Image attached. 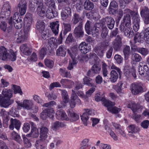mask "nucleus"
Masks as SVG:
<instances>
[{"label":"nucleus","mask_w":149,"mask_h":149,"mask_svg":"<svg viewBox=\"0 0 149 149\" xmlns=\"http://www.w3.org/2000/svg\"><path fill=\"white\" fill-rule=\"evenodd\" d=\"M131 16L129 14H126L123 17V20L119 26V30L123 33L125 36L129 38H132L134 33L131 27Z\"/></svg>","instance_id":"1"},{"label":"nucleus","mask_w":149,"mask_h":149,"mask_svg":"<svg viewBox=\"0 0 149 149\" xmlns=\"http://www.w3.org/2000/svg\"><path fill=\"white\" fill-rule=\"evenodd\" d=\"M13 91L10 89H3L2 93L0 94V106L1 107L7 108L12 104L13 103L14 100H10L12 97Z\"/></svg>","instance_id":"2"},{"label":"nucleus","mask_w":149,"mask_h":149,"mask_svg":"<svg viewBox=\"0 0 149 149\" xmlns=\"http://www.w3.org/2000/svg\"><path fill=\"white\" fill-rule=\"evenodd\" d=\"M56 105L55 101H52L44 104L43 106L49 108L44 110L40 114V117L43 120H45L48 117L53 119L54 118L55 112L53 108L51 107Z\"/></svg>","instance_id":"3"},{"label":"nucleus","mask_w":149,"mask_h":149,"mask_svg":"<svg viewBox=\"0 0 149 149\" xmlns=\"http://www.w3.org/2000/svg\"><path fill=\"white\" fill-rule=\"evenodd\" d=\"M40 140L36 141L35 146L37 149H45V140L47 137L49 130L47 127L42 126L40 128Z\"/></svg>","instance_id":"4"},{"label":"nucleus","mask_w":149,"mask_h":149,"mask_svg":"<svg viewBox=\"0 0 149 149\" xmlns=\"http://www.w3.org/2000/svg\"><path fill=\"white\" fill-rule=\"evenodd\" d=\"M109 45V42H104L100 45L96 46L94 49V51L99 56L102 57L104 51L107 49Z\"/></svg>","instance_id":"5"},{"label":"nucleus","mask_w":149,"mask_h":149,"mask_svg":"<svg viewBox=\"0 0 149 149\" xmlns=\"http://www.w3.org/2000/svg\"><path fill=\"white\" fill-rule=\"evenodd\" d=\"M145 91V89L141 84L134 83L131 85V91L134 95H137Z\"/></svg>","instance_id":"6"},{"label":"nucleus","mask_w":149,"mask_h":149,"mask_svg":"<svg viewBox=\"0 0 149 149\" xmlns=\"http://www.w3.org/2000/svg\"><path fill=\"white\" fill-rule=\"evenodd\" d=\"M122 39V37L118 35L112 42V47L115 51H119L121 50L123 45Z\"/></svg>","instance_id":"7"},{"label":"nucleus","mask_w":149,"mask_h":149,"mask_svg":"<svg viewBox=\"0 0 149 149\" xmlns=\"http://www.w3.org/2000/svg\"><path fill=\"white\" fill-rule=\"evenodd\" d=\"M18 12L15 13L13 17V24H14L15 27L17 29L21 28L23 24L22 18L20 16H18Z\"/></svg>","instance_id":"8"},{"label":"nucleus","mask_w":149,"mask_h":149,"mask_svg":"<svg viewBox=\"0 0 149 149\" xmlns=\"http://www.w3.org/2000/svg\"><path fill=\"white\" fill-rule=\"evenodd\" d=\"M74 33L75 37L77 38H82L84 35L83 30V23L81 22L74 29Z\"/></svg>","instance_id":"9"},{"label":"nucleus","mask_w":149,"mask_h":149,"mask_svg":"<svg viewBox=\"0 0 149 149\" xmlns=\"http://www.w3.org/2000/svg\"><path fill=\"white\" fill-rule=\"evenodd\" d=\"M72 11L70 8L69 7L63 8L61 13V16L63 21L70 20L68 18L71 16Z\"/></svg>","instance_id":"10"},{"label":"nucleus","mask_w":149,"mask_h":149,"mask_svg":"<svg viewBox=\"0 0 149 149\" xmlns=\"http://www.w3.org/2000/svg\"><path fill=\"white\" fill-rule=\"evenodd\" d=\"M85 112H84L82 115L81 116V119L83 122V124L86 126L87 125V121L89 118L88 115H94V111L90 109H85Z\"/></svg>","instance_id":"11"},{"label":"nucleus","mask_w":149,"mask_h":149,"mask_svg":"<svg viewBox=\"0 0 149 149\" xmlns=\"http://www.w3.org/2000/svg\"><path fill=\"white\" fill-rule=\"evenodd\" d=\"M129 130L128 135L130 137L135 138L136 137V133L139 131L138 127L134 124L130 125L128 127Z\"/></svg>","instance_id":"12"},{"label":"nucleus","mask_w":149,"mask_h":149,"mask_svg":"<svg viewBox=\"0 0 149 149\" xmlns=\"http://www.w3.org/2000/svg\"><path fill=\"white\" fill-rule=\"evenodd\" d=\"M46 15L47 18L49 19L56 17L58 15V12L56 10L55 7H48Z\"/></svg>","instance_id":"13"},{"label":"nucleus","mask_w":149,"mask_h":149,"mask_svg":"<svg viewBox=\"0 0 149 149\" xmlns=\"http://www.w3.org/2000/svg\"><path fill=\"white\" fill-rule=\"evenodd\" d=\"M26 3L25 0H21L18 4L17 8H19V13L22 16L26 13L27 9Z\"/></svg>","instance_id":"14"},{"label":"nucleus","mask_w":149,"mask_h":149,"mask_svg":"<svg viewBox=\"0 0 149 149\" xmlns=\"http://www.w3.org/2000/svg\"><path fill=\"white\" fill-rule=\"evenodd\" d=\"M37 8L36 12L38 15L41 17H43L45 14V9L44 8L43 3L41 2H37Z\"/></svg>","instance_id":"15"},{"label":"nucleus","mask_w":149,"mask_h":149,"mask_svg":"<svg viewBox=\"0 0 149 149\" xmlns=\"http://www.w3.org/2000/svg\"><path fill=\"white\" fill-rule=\"evenodd\" d=\"M102 20L103 22H105V24L109 29L111 30L113 28L115 22L112 17H107L103 19Z\"/></svg>","instance_id":"16"},{"label":"nucleus","mask_w":149,"mask_h":149,"mask_svg":"<svg viewBox=\"0 0 149 149\" xmlns=\"http://www.w3.org/2000/svg\"><path fill=\"white\" fill-rule=\"evenodd\" d=\"M60 83L63 88H71L74 84L73 81L66 79H62Z\"/></svg>","instance_id":"17"},{"label":"nucleus","mask_w":149,"mask_h":149,"mask_svg":"<svg viewBox=\"0 0 149 149\" xmlns=\"http://www.w3.org/2000/svg\"><path fill=\"white\" fill-rule=\"evenodd\" d=\"M70 20L63 21L62 22V27L63 29V34L64 35H66L71 29V25L69 23Z\"/></svg>","instance_id":"18"},{"label":"nucleus","mask_w":149,"mask_h":149,"mask_svg":"<svg viewBox=\"0 0 149 149\" xmlns=\"http://www.w3.org/2000/svg\"><path fill=\"white\" fill-rule=\"evenodd\" d=\"M20 48L22 52L26 55L29 56L32 52V49L28 47L26 44L22 45Z\"/></svg>","instance_id":"19"},{"label":"nucleus","mask_w":149,"mask_h":149,"mask_svg":"<svg viewBox=\"0 0 149 149\" xmlns=\"http://www.w3.org/2000/svg\"><path fill=\"white\" fill-rule=\"evenodd\" d=\"M140 18L138 15L133 17V29L135 31H137L139 29Z\"/></svg>","instance_id":"20"},{"label":"nucleus","mask_w":149,"mask_h":149,"mask_svg":"<svg viewBox=\"0 0 149 149\" xmlns=\"http://www.w3.org/2000/svg\"><path fill=\"white\" fill-rule=\"evenodd\" d=\"M20 126V121L16 119H13L12 118L10 119V124L9 126L10 129L13 130L14 127L18 130Z\"/></svg>","instance_id":"21"},{"label":"nucleus","mask_w":149,"mask_h":149,"mask_svg":"<svg viewBox=\"0 0 149 149\" xmlns=\"http://www.w3.org/2000/svg\"><path fill=\"white\" fill-rule=\"evenodd\" d=\"M57 115V118L59 120H68L69 119L68 117L65 112L62 110H59L56 112Z\"/></svg>","instance_id":"22"},{"label":"nucleus","mask_w":149,"mask_h":149,"mask_svg":"<svg viewBox=\"0 0 149 149\" xmlns=\"http://www.w3.org/2000/svg\"><path fill=\"white\" fill-rule=\"evenodd\" d=\"M8 52L7 49L3 46L0 47V59L3 61L7 59Z\"/></svg>","instance_id":"23"},{"label":"nucleus","mask_w":149,"mask_h":149,"mask_svg":"<svg viewBox=\"0 0 149 149\" xmlns=\"http://www.w3.org/2000/svg\"><path fill=\"white\" fill-rule=\"evenodd\" d=\"M81 22L83 23V19L81 16L77 13H74L72 17V24L75 25L78 23L79 24Z\"/></svg>","instance_id":"24"},{"label":"nucleus","mask_w":149,"mask_h":149,"mask_svg":"<svg viewBox=\"0 0 149 149\" xmlns=\"http://www.w3.org/2000/svg\"><path fill=\"white\" fill-rule=\"evenodd\" d=\"M66 47L64 45H61L60 46L56 51L57 55L64 56L66 54Z\"/></svg>","instance_id":"25"},{"label":"nucleus","mask_w":149,"mask_h":149,"mask_svg":"<svg viewBox=\"0 0 149 149\" xmlns=\"http://www.w3.org/2000/svg\"><path fill=\"white\" fill-rule=\"evenodd\" d=\"M59 24L58 21L51 23L50 27L55 35L58 34L59 30Z\"/></svg>","instance_id":"26"},{"label":"nucleus","mask_w":149,"mask_h":149,"mask_svg":"<svg viewBox=\"0 0 149 149\" xmlns=\"http://www.w3.org/2000/svg\"><path fill=\"white\" fill-rule=\"evenodd\" d=\"M127 106L128 108L131 109L134 113L136 112L139 108V106L132 101H127Z\"/></svg>","instance_id":"27"},{"label":"nucleus","mask_w":149,"mask_h":149,"mask_svg":"<svg viewBox=\"0 0 149 149\" xmlns=\"http://www.w3.org/2000/svg\"><path fill=\"white\" fill-rule=\"evenodd\" d=\"M84 8L86 10H91L94 8L93 3L89 0H86L84 3Z\"/></svg>","instance_id":"28"},{"label":"nucleus","mask_w":149,"mask_h":149,"mask_svg":"<svg viewBox=\"0 0 149 149\" xmlns=\"http://www.w3.org/2000/svg\"><path fill=\"white\" fill-rule=\"evenodd\" d=\"M36 26L39 31H42L44 29L45 23L43 20L38 19L36 23Z\"/></svg>","instance_id":"29"},{"label":"nucleus","mask_w":149,"mask_h":149,"mask_svg":"<svg viewBox=\"0 0 149 149\" xmlns=\"http://www.w3.org/2000/svg\"><path fill=\"white\" fill-rule=\"evenodd\" d=\"M87 47V45L85 42H82L79 46L80 51L83 54L86 53L89 51V49Z\"/></svg>","instance_id":"30"},{"label":"nucleus","mask_w":149,"mask_h":149,"mask_svg":"<svg viewBox=\"0 0 149 149\" xmlns=\"http://www.w3.org/2000/svg\"><path fill=\"white\" fill-rule=\"evenodd\" d=\"M110 77L109 79L112 83H114L117 81L118 77V75L116 71L114 70H112L110 72Z\"/></svg>","instance_id":"31"},{"label":"nucleus","mask_w":149,"mask_h":149,"mask_svg":"<svg viewBox=\"0 0 149 149\" xmlns=\"http://www.w3.org/2000/svg\"><path fill=\"white\" fill-rule=\"evenodd\" d=\"M81 101L78 98L71 97L69 102L70 106L71 108H74L76 104H80Z\"/></svg>","instance_id":"32"},{"label":"nucleus","mask_w":149,"mask_h":149,"mask_svg":"<svg viewBox=\"0 0 149 149\" xmlns=\"http://www.w3.org/2000/svg\"><path fill=\"white\" fill-rule=\"evenodd\" d=\"M68 113L69 117H70L71 120L73 121H77L79 118V116L72 110H69Z\"/></svg>","instance_id":"33"},{"label":"nucleus","mask_w":149,"mask_h":149,"mask_svg":"<svg viewBox=\"0 0 149 149\" xmlns=\"http://www.w3.org/2000/svg\"><path fill=\"white\" fill-rule=\"evenodd\" d=\"M23 105L24 109L29 110L31 109L33 103V102L30 100H25L23 101Z\"/></svg>","instance_id":"34"},{"label":"nucleus","mask_w":149,"mask_h":149,"mask_svg":"<svg viewBox=\"0 0 149 149\" xmlns=\"http://www.w3.org/2000/svg\"><path fill=\"white\" fill-rule=\"evenodd\" d=\"M140 15L141 17L143 18L149 15V9L146 6H144L141 8L140 9Z\"/></svg>","instance_id":"35"},{"label":"nucleus","mask_w":149,"mask_h":149,"mask_svg":"<svg viewBox=\"0 0 149 149\" xmlns=\"http://www.w3.org/2000/svg\"><path fill=\"white\" fill-rule=\"evenodd\" d=\"M103 96L102 97L101 101L103 102V105L107 107L108 110V107H111L112 106L114 105V104H113L112 102L107 100Z\"/></svg>","instance_id":"36"},{"label":"nucleus","mask_w":149,"mask_h":149,"mask_svg":"<svg viewBox=\"0 0 149 149\" xmlns=\"http://www.w3.org/2000/svg\"><path fill=\"white\" fill-rule=\"evenodd\" d=\"M135 51L140 53L142 55L145 56L148 54L149 52L148 49L146 48L136 47L134 48Z\"/></svg>","instance_id":"37"},{"label":"nucleus","mask_w":149,"mask_h":149,"mask_svg":"<svg viewBox=\"0 0 149 149\" xmlns=\"http://www.w3.org/2000/svg\"><path fill=\"white\" fill-rule=\"evenodd\" d=\"M11 137L17 142L20 143L22 139L20 135L15 131H13L11 134Z\"/></svg>","instance_id":"38"},{"label":"nucleus","mask_w":149,"mask_h":149,"mask_svg":"<svg viewBox=\"0 0 149 149\" xmlns=\"http://www.w3.org/2000/svg\"><path fill=\"white\" fill-rule=\"evenodd\" d=\"M102 67L103 75L104 77H106L107 76L108 74L107 69L108 65L104 61H102Z\"/></svg>","instance_id":"39"},{"label":"nucleus","mask_w":149,"mask_h":149,"mask_svg":"<svg viewBox=\"0 0 149 149\" xmlns=\"http://www.w3.org/2000/svg\"><path fill=\"white\" fill-rule=\"evenodd\" d=\"M29 136H32L33 137L36 138L39 135V132L38 130L36 127H32L31 132L29 134H28Z\"/></svg>","instance_id":"40"},{"label":"nucleus","mask_w":149,"mask_h":149,"mask_svg":"<svg viewBox=\"0 0 149 149\" xmlns=\"http://www.w3.org/2000/svg\"><path fill=\"white\" fill-rule=\"evenodd\" d=\"M7 59H9L12 61H15L16 60V54L12 50H10V53H8Z\"/></svg>","instance_id":"41"},{"label":"nucleus","mask_w":149,"mask_h":149,"mask_svg":"<svg viewBox=\"0 0 149 149\" xmlns=\"http://www.w3.org/2000/svg\"><path fill=\"white\" fill-rule=\"evenodd\" d=\"M130 48L129 46L126 45L124 46L123 49V52L125 58L127 59L128 58L130 55Z\"/></svg>","instance_id":"42"},{"label":"nucleus","mask_w":149,"mask_h":149,"mask_svg":"<svg viewBox=\"0 0 149 149\" xmlns=\"http://www.w3.org/2000/svg\"><path fill=\"white\" fill-rule=\"evenodd\" d=\"M93 24L91 21L89 20H88L85 24V28L87 33L88 34H91L90 32V29Z\"/></svg>","instance_id":"43"},{"label":"nucleus","mask_w":149,"mask_h":149,"mask_svg":"<svg viewBox=\"0 0 149 149\" xmlns=\"http://www.w3.org/2000/svg\"><path fill=\"white\" fill-rule=\"evenodd\" d=\"M83 84L92 87L93 86L92 79L86 76H85L83 79Z\"/></svg>","instance_id":"44"},{"label":"nucleus","mask_w":149,"mask_h":149,"mask_svg":"<svg viewBox=\"0 0 149 149\" xmlns=\"http://www.w3.org/2000/svg\"><path fill=\"white\" fill-rule=\"evenodd\" d=\"M132 59L133 61L137 62L140 61L142 59V58L140 55L134 53L132 56Z\"/></svg>","instance_id":"45"},{"label":"nucleus","mask_w":149,"mask_h":149,"mask_svg":"<svg viewBox=\"0 0 149 149\" xmlns=\"http://www.w3.org/2000/svg\"><path fill=\"white\" fill-rule=\"evenodd\" d=\"M93 87L90 88L86 93V95L84 96V98L87 101H88V97H89L95 90V87H96L95 86L93 85Z\"/></svg>","instance_id":"46"},{"label":"nucleus","mask_w":149,"mask_h":149,"mask_svg":"<svg viewBox=\"0 0 149 149\" xmlns=\"http://www.w3.org/2000/svg\"><path fill=\"white\" fill-rule=\"evenodd\" d=\"M63 102L65 103L68 102L69 100V96L67 92L65 90H61Z\"/></svg>","instance_id":"47"},{"label":"nucleus","mask_w":149,"mask_h":149,"mask_svg":"<svg viewBox=\"0 0 149 149\" xmlns=\"http://www.w3.org/2000/svg\"><path fill=\"white\" fill-rule=\"evenodd\" d=\"M101 69L100 66L98 64H94L91 68L92 71L95 74L99 73Z\"/></svg>","instance_id":"48"},{"label":"nucleus","mask_w":149,"mask_h":149,"mask_svg":"<svg viewBox=\"0 0 149 149\" xmlns=\"http://www.w3.org/2000/svg\"><path fill=\"white\" fill-rule=\"evenodd\" d=\"M108 110L111 112L112 113L116 114L118 113L121 110V109L113 106L111 107H108Z\"/></svg>","instance_id":"49"},{"label":"nucleus","mask_w":149,"mask_h":149,"mask_svg":"<svg viewBox=\"0 0 149 149\" xmlns=\"http://www.w3.org/2000/svg\"><path fill=\"white\" fill-rule=\"evenodd\" d=\"M47 49L44 47L42 48L39 51V55L40 58L42 59L47 53Z\"/></svg>","instance_id":"50"},{"label":"nucleus","mask_w":149,"mask_h":149,"mask_svg":"<svg viewBox=\"0 0 149 149\" xmlns=\"http://www.w3.org/2000/svg\"><path fill=\"white\" fill-rule=\"evenodd\" d=\"M108 30L107 28L106 27H103L102 28L101 33V37L104 39L106 38L108 35Z\"/></svg>","instance_id":"51"},{"label":"nucleus","mask_w":149,"mask_h":149,"mask_svg":"<svg viewBox=\"0 0 149 149\" xmlns=\"http://www.w3.org/2000/svg\"><path fill=\"white\" fill-rule=\"evenodd\" d=\"M46 95L49 100H51L52 99L55 100L57 98V96L56 94L53 92L51 93H47Z\"/></svg>","instance_id":"52"},{"label":"nucleus","mask_w":149,"mask_h":149,"mask_svg":"<svg viewBox=\"0 0 149 149\" xmlns=\"http://www.w3.org/2000/svg\"><path fill=\"white\" fill-rule=\"evenodd\" d=\"M8 24L10 25V26H8L6 29V31L8 33H11L12 32V26L13 24V17H11L8 21Z\"/></svg>","instance_id":"53"},{"label":"nucleus","mask_w":149,"mask_h":149,"mask_svg":"<svg viewBox=\"0 0 149 149\" xmlns=\"http://www.w3.org/2000/svg\"><path fill=\"white\" fill-rule=\"evenodd\" d=\"M12 88L13 89L14 92L15 94L18 93H19L21 95H22V91L20 87L19 86L15 85H13Z\"/></svg>","instance_id":"54"},{"label":"nucleus","mask_w":149,"mask_h":149,"mask_svg":"<svg viewBox=\"0 0 149 149\" xmlns=\"http://www.w3.org/2000/svg\"><path fill=\"white\" fill-rule=\"evenodd\" d=\"M24 146L25 148H28L31 146V144L29 140L24 135H22Z\"/></svg>","instance_id":"55"},{"label":"nucleus","mask_w":149,"mask_h":149,"mask_svg":"<svg viewBox=\"0 0 149 149\" xmlns=\"http://www.w3.org/2000/svg\"><path fill=\"white\" fill-rule=\"evenodd\" d=\"M45 63L46 66L49 68H52L54 66L53 61L50 59H45Z\"/></svg>","instance_id":"56"},{"label":"nucleus","mask_w":149,"mask_h":149,"mask_svg":"<svg viewBox=\"0 0 149 149\" xmlns=\"http://www.w3.org/2000/svg\"><path fill=\"white\" fill-rule=\"evenodd\" d=\"M18 36L19 37L17 39V42L18 43H21L26 40L27 37L25 36L22 35L21 34H19Z\"/></svg>","instance_id":"57"},{"label":"nucleus","mask_w":149,"mask_h":149,"mask_svg":"<svg viewBox=\"0 0 149 149\" xmlns=\"http://www.w3.org/2000/svg\"><path fill=\"white\" fill-rule=\"evenodd\" d=\"M45 4L48 7H55V3L54 0H45Z\"/></svg>","instance_id":"58"},{"label":"nucleus","mask_w":149,"mask_h":149,"mask_svg":"<svg viewBox=\"0 0 149 149\" xmlns=\"http://www.w3.org/2000/svg\"><path fill=\"white\" fill-rule=\"evenodd\" d=\"M89 59L93 62L97 61L98 59V57L95 53H90L89 55Z\"/></svg>","instance_id":"59"},{"label":"nucleus","mask_w":149,"mask_h":149,"mask_svg":"<svg viewBox=\"0 0 149 149\" xmlns=\"http://www.w3.org/2000/svg\"><path fill=\"white\" fill-rule=\"evenodd\" d=\"M114 58L118 64H120L123 62V58L120 55L116 54Z\"/></svg>","instance_id":"60"},{"label":"nucleus","mask_w":149,"mask_h":149,"mask_svg":"<svg viewBox=\"0 0 149 149\" xmlns=\"http://www.w3.org/2000/svg\"><path fill=\"white\" fill-rule=\"evenodd\" d=\"M61 84L58 82H54L51 83L49 86V89L51 90L54 87H60Z\"/></svg>","instance_id":"61"},{"label":"nucleus","mask_w":149,"mask_h":149,"mask_svg":"<svg viewBox=\"0 0 149 149\" xmlns=\"http://www.w3.org/2000/svg\"><path fill=\"white\" fill-rule=\"evenodd\" d=\"M64 126V124L61 122L59 121H56L54 123L53 127L55 129H57L60 127H63Z\"/></svg>","instance_id":"62"},{"label":"nucleus","mask_w":149,"mask_h":149,"mask_svg":"<svg viewBox=\"0 0 149 149\" xmlns=\"http://www.w3.org/2000/svg\"><path fill=\"white\" fill-rule=\"evenodd\" d=\"M57 40L54 38L52 37L49 39L48 42L49 45L52 46L56 45Z\"/></svg>","instance_id":"63"},{"label":"nucleus","mask_w":149,"mask_h":149,"mask_svg":"<svg viewBox=\"0 0 149 149\" xmlns=\"http://www.w3.org/2000/svg\"><path fill=\"white\" fill-rule=\"evenodd\" d=\"M141 126L143 128L147 129L149 125V121L147 120H145L141 123Z\"/></svg>","instance_id":"64"}]
</instances>
